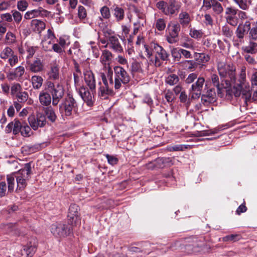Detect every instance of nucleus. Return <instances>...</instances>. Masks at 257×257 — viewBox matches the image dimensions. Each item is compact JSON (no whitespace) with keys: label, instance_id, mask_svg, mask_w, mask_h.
<instances>
[{"label":"nucleus","instance_id":"1","mask_svg":"<svg viewBox=\"0 0 257 257\" xmlns=\"http://www.w3.org/2000/svg\"><path fill=\"white\" fill-rule=\"evenodd\" d=\"M239 83L235 85L232 88L226 90V95L228 99H230L233 95L238 97L241 94L245 99H248L251 96L249 85L246 80L245 68L242 67L238 78Z\"/></svg>","mask_w":257,"mask_h":257},{"label":"nucleus","instance_id":"2","mask_svg":"<svg viewBox=\"0 0 257 257\" xmlns=\"http://www.w3.org/2000/svg\"><path fill=\"white\" fill-rule=\"evenodd\" d=\"M217 70L220 76L224 78L226 85H231L236 80L235 68L231 64L225 62H219L217 64Z\"/></svg>","mask_w":257,"mask_h":257},{"label":"nucleus","instance_id":"3","mask_svg":"<svg viewBox=\"0 0 257 257\" xmlns=\"http://www.w3.org/2000/svg\"><path fill=\"white\" fill-rule=\"evenodd\" d=\"M32 174V167L30 163L25 164L24 168L17 172H14L17 181V189L16 191L19 192L24 190L27 185V181L30 178Z\"/></svg>","mask_w":257,"mask_h":257},{"label":"nucleus","instance_id":"4","mask_svg":"<svg viewBox=\"0 0 257 257\" xmlns=\"http://www.w3.org/2000/svg\"><path fill=\"white\" fill-rule=\"evenodd\" d=\"M103 86H100L98 90V96L103 99H107L109 95L113 94L112 89L113 82L112 79V72L108 70L107 75L104 73H100Z\"/></svg>","mask_w":257,"mask_h":257},{"label":"nucleus","instance_id":"5","mask_svg":"<svg viewBox=\"0 0 257 257\" xmlns=\"http://www.w3.org/2000/svg\"><path fill=\"white\" fill-rule=\"evenodd\" d=\"M78 108V103L73 95L70 93L65 97L59 105V110L62 117L70 116L73 110Z\"/></svg>","mask_w":257,"mask_h":257},{"label":"nucleus","instance_id":"6","mask_svg":"<svg viewBox=\"0 0 257 257\" xmlns=\"http://www.w3.org/2000/svg\"><path fill=\"white\" fill-rule=\"evenodd\" d=\"M46 89L52 97V104L56 106L63 98L64 94V88L60 83L55 84L52 81H47Z\"/></svg>","mask_w":257,"mask_h":257},{"label":"nucleus","instance_id":"7","mask_svg":"<svg viewBox=\"0 0 257 257\" xmlns=\"http://www.w3.org/2000/svg\"><path fill=\"white\" fill-rule=\"evenodd\" d=\"M72 226L62 223H56L51 225V231L56 237H65L72 233Z\"/></svg>","mask_w":257,"mask_h":257},{"label":"nucleus","instance_id":"8","mask_svg":"<svg viewBox=\"0 0 257 257\" xmlns=\"http://www.w3.org/2000/svg\"><path fill=\"white\" fill-rule=\"evenodd\" d=\"M115 74L114 88L119 89L121 86V83L127 84L128 82V76L127 72L121 67L115 66L114 68Z\"/></svg>","mask_w":257,"mask_h":257},{"label":"nucleus","instance_id":"9","mask_svg":"<svg viewBox=\"0 0 257 257\" xmlns=\"http://www.w3.org/2000/svg\"><path fill=\"white\" fill-rule=\"evenodd\" d=\"M181 26L178 23L173 24L168 26L166 32V40L171 44L177 42Z\"/></svg>","mask_w":257,"mask_h":257},{"label":"nucleus","instance_id":"10","mask_svg":"<svg viewBox=\"0 0 257 257\" xmlns=\"http://www.w3.org/2000/svg\"><path fill=\"white\" fill-rule=\"evenodd\" d=\"M79 208L75 204H71L68 213V222L72 226H76L80 224V214L79 212Z\"/></svg>","mask_w":257,"mask_h":257},{"label":"nucleus","instance_id":"11","mask_svg":"<svg viewBox=\"0 0 257 257\" xmlns=\"http://www.w3.org/2000/svg\"><path fill=\"white\" fill-rule=\"evenodd\" d=\"M202 9L204 11L212 9L213 12L216 15H219L223 11L221 4L215 0H203Z\"/></svg>","mask_w":257,"mask_h":257},{"label":"nucleus","instance_id":"12","mask_svg":"<svg viewBox=\"0 0 257 257\" xmlns=\"http://www.w3.org/2000/svg\"><path fill=\"white\" fill-rule=\"evenodd\" d=\"M30 125L34 130H37L39 127H43L46 124V120L44 115L39 113L35 117L31 115L28 118Z\"/></svg>","mask_w":257,"mask_h":257},{"label":"nucleus","instance_id":"13","mask_svg":"<svg viewBox=\"0 0 257 257\" xmlns=\"http://www.w3.org/2000/svg\"><path fill=\"white\" fill-rule=\"evenodd\" d=\"M204 82V78L200 77L198 78L196 82L192 85L190 89L192 99H196L200 97Z\"/></svg>","mask_w":257,"mask_h":257},{"label":"nucleus","instance_id":"14","mask_svg":"<svg viewBox=\"0 0 257 257\" xmlns=\"http://www.w3.org/2000/svg\"><path fill=\"white\" fill-rule=\"evenodd\" d=\"M95 93H92L90 92L88 88L84 86H82L79 89V94L82 99L85 101L87 105L89 106H91L93 105L94 101V94Z\"/></svg>","mask_w":257,"mask_h":257},{"label":"nucleus","instance_id":"15","mask_svg":"<svg viewBox=\"0 0 257 257\" xmlns=\"http://www.w3.org/2000/svg\"><path fill=\"white\" fill-rule=\"evenodd\" d=\"M84 78L86 85L89 87L91 92L96 93V82L94 75L90 70L84 72Z\"/></svg>","mask_w":257,"mask_h":257},{"label":"nucleus","instance_id":"16","mask_svg":"<svg viewBox=\"0 0 257 257\" xmlns=\"http://www.w3.org/2000/svg\"><path fill=\"white\" fill-rule=\"evenodd\" d=\"M210 80L212 85L217 88L218 95L220 97H222L223 93L224 91L226 92V90L230 89L229 88L230 85H226V86H224L223 84L220 83L219 77L217 74H211Z\"/></svg>","mask_w":257,"mask_h":257},{"label":"nucleus","instance_id":"17","mask_svg":"<svg viewBox=\"0 0 257 257\" xmlns=\"http://www.w3.org/2000/svg\"><path fill=\"white\" fill-rule=\"evenodd\" d=\"M181 8V5L176 0H170L167 4L164 14L167 16L176 15Z\"/></svg>","mask_w":257,"mask_h":257},{"label":"nucleus","instance_id":"18","mask_svg":"<svg viewBox=\"0 0 257 257\" xmlns=\"http://www.w3.org/2000/svg\"><path fill=\"white\" fill-rule=\"evenodd\" d=\"M27 66L26 68L31 72L39 73L42 72L44 69V65L40 59H37L33 62H27Z\"/></svg>","mask_w":257,"mask_h":257},{"label":"nucleus","instance_id":"19","mask_svg":"<svg viewBox=\"0 0 257 257\" xmlns=\"http://www.w3.org/2000/svg\"><path fill=\"white\" fill-rule=\"evenodd\" d=\"M60 67L56 63H51L50 65L49 70L47 74L48 77V81L57 80L59 79Z\"/></svg>","mask_w":257,"mask_h":257},{"label":"nucleus","instance_id":"20","mask_svg":"<svg viewBox=\"0 0 257 257\" xmlns=\"http://www.w3.org/2000/svg\"><path fill=\"white\" fill-rule=\"evenodd\" d=\"M52 97L46 89L40 92L39 100L40 104L42 106H46V107H49L52 101Z\"/></svg>","mask_w":257,"mask_h":257},{"label":"nucleus","instance_id":"21","mask_svg":"<svg viewBox=\"0 0 257 257\" xmlns=\"http://www.w3.org/2000/svg\"><path fill=\"white\" fill-rule=\"evenodd\" d=\"M192 18L189 14L184 11H181L178 15V23L180 26L183 27H187L190 24Z\"/></svg>","mask_w":257,"mask_h":257},{"label":"nucleus","instance_id":"22","mask_svg":"<svg viewBox=\"0 0 257 257\" xmlns=\"http://www.w3.org/2000/svg\"><path fill=\"white\" fill-rule=\"evenodd\" d=\"M155 56V65H160L159 61L160 60L162 61H166L168 59L169 54L166 50L161 46H159L157 47V51Z\"/></svg>","mask_w":257,"mask_h":257},{"label":"nucleus","instance_id":"23","mask_svg":"<svg viewBox=\"0 0 257 257\" xmlns=\"http://www.w3.org/2000/svg\"><path fill=\"white\" fill-rule=\"evenodd\" d=\"M215 92L212 89H209L207 92L201 96V101L204 104L207 105L209 103L215 101Z\"/></svg>","mask_w":257,"mask_h":257},{"label":"nucleus","instance_id":"24","mask_svg":"<svg viewBox=\"0 0 257 257\" xmlns=\"http://www.w3.org/2000/svg\"><path fill=\"white\" fill-rule=\"evenodd\" d=\"M157 165L160 168H163L166 166H170L173 164L172 159L170 158H158L153 163H150L148 164V168H152V165Z\"/></svg>","mask_w":257,"mask_h":257},{"label":"nucleus","instance_id":"25","mask_svg":"<svg viewBox=\"0 0 257 257\" xmlns=\"http://www.w3.org/2000/svg\"><path fill=\"white\" fill-rule=\"evenodd\" d=\"M25 72V68L23 66H19L16 68L14 72H10L7 77L10 80H13L21 77Z\"/></svg>","mask_w":257,"mask_h":257},{"label":"nucleus","instance_id":"26","mask_svg":"<svg viewBox=\"0 0 257 257\" xmlns=\"http://www.w3.org/2000/svg\"><path fill=\"white\" fill-rule=\"evenodd\" d=\"M109 47L116 52H121L122 50L118 39L115 36H111L109 38V42L107 43Z\"/></svg>","mask_w":257,"mask_h":257},{"label":"nucleus","instance_id":"27","mask_svg":"<svg viewBox=\"0 0 257 257\" xmlns=\"http://www.w3.org/2000/svg\"><path fill=\"white\" fill-rule=\"evenodd\" d=\"M159 46V45L158 44L154 42H152L149 45H144L145 52L147 53V55L149 58H151L153 55H155L157 51V47Z\"/></svg>","mask_w":257,"mask_h":257},{"label":"nucleus","instance_id":"28","mask_svg":"<svg viewBox=\"0 0 257 257\" xmlns=\"http://www.w3.org/2000/svg\"><path fill=\"white\" fill-rule=\"evenodd\" d=\"M43 110L45 114V117H46L51 122H54L57 119V115L53 108L50 106L45 107Z\"/></svg>","mask_w":257,"mask_h":257},{"label":"nucleus","instance_id":"29","mask_svg":"<svg viewBox=\"0 0 257 257\" xmlns=\"http://www.w3.org/2000/svg\"><path fill=\"white\" fill-rule=\"evenodd\" d=\"M189 36L195 39H201L204 34L202 29H197L194 27H189Z\"/></svg>","mask_w":257,"mask_h":257},{"label":"nucleus","instance_id":"30","mask_svg":"<svg viewBox=\"0 0 257 257\" xmlns=\"http://www.w3.org/2000/svg\"><path fill=\"white\" fill-rule=\"evenodd\" d=\"M242 50L247 53L255 54L257 52V43L249 41L248 45L243 47Z\"/></svg>","mask_w":257,"mask_h":257},{"label":"nucleus","instance_id":"31","mask_svg":"<svg viewBox=\"0 0 257 257\" xmlns=\"http://www.w3.org/2000/svg\"><path fill=\"white\" fill-rule=\"evenodd\" d=\"M31 82L33 88L35 89H38L41 87L43 79L40 76L34 75L31 78Z\"/></svg>","mask_w":257,"mask_h":257},{"label":"nucleus","instance_id":"32","mask_svg":"<svg viewBox=\"0 0 257 257\" xmlns=\"http://www.w3.org/2000/svg\"><path fill=\"white\" fill-rule=\"evenodd\" d=\"M32 25L35 31L38 33H41L45 28V23L42 21L39 20H33L32 21Z\"/></svg>","mask_w":257,"mask_h":257},{"label":"nucleus","instance_id":"33","mask_svg":"<svg viewBox=\"0 0 257 257\" xmlns=\"http://www.w3.org/2000/svg\"><path fill=\"white\" fill-rule=\"evenodd\" d=\"M179 81V78L177 75L175 74H169L166 77L165 82L171 86L176 84Z\"/></svg>","mask_w":257,"mask_h":257},{"label":"nucleus","instance_id":"34","mask_svg":"<svg viewBox=\"0 0 257 257\" xmlns=\"http://www.w3.org/2000/svg\"><path fill=\"white\" fill-rule=\"evenodd\" d=\"M36 250V247L34 245L24 246L23 249L22 250L23 255L26 254L27 257H32Z\"/></svg>","mask_w":257,"mask_h":257},{"label":"nucleus","instance_id":"35","mask_svg":"<svg viewBox=\"0 0 257 257\" xmlns=\"http://www.w3.org/2000/svg\"><path fill=\"white\" fill-rule=\"evenodd\" d=\"M16 178L15 175H14V173L8 175L7 176V181L8 183V191L12 192L14 191L15 187V179Z\"/></svg>","mask_w":257,"mask_h":257},{"label":"nucleus","instance_id":"36","mask_svg":"<svg viewBox=\"0 0 257 257\" xmlns=\"http://www.w3.org/2000/svg\"><path fill=\"white\" fill-rule=\"evenodd\" d=\"M236 5L238 6L240 9L245 11L249 9V5L251 3V0H232Z\"/></svg>","mask_w":257,"mask_h":257},{"label":"nucleus","instance_id":"37","mask_svg":"<svg viewBox=\"0 0 257 257\" xmlns=\"http://www.w3.org/2000/svg\"><path fill=\"white\" fill-rule=\"evenodd\" d=\"M112 54L108 50H105L103 51L102 54L100 57V61L104 65H106L107 62L111 60Z\"/></svg>","mask_w":257,"mask_h":257},{"label":"nucleus","instance_id":"38","mask_svg":"<svg viewBox=\"0 0 257 257\" xmlns=\"http://www.w3.org/2000/svg\"><path fill=\"white\" fill-rule=\"evenodd\" d=\"M100 12L102 17H99V20L101 21H103V19H109L111 16L109 9L107 6L102 7L100 10Z\"/></svg>","mask_w":257,"mask_h":257},{"label":"nucleus","instance_id":"39","mask_svg":"<svg viewBox=\"0 0 257 257\" xmlns=\"http://www.w3.org/2000/svg\"><path fill=\"white\" fill-rule=\"evenodd\" d=\"M248 31L242 26V24L238 25L236 30L235 34L236 37L240 40V42L243 39L245 34Z\"/></svg>","mask_w":257,"mask_h":257},{"label":"nucleus","instance_id":"40","mask_svg":"<svg viewBox=\"0 0 257 257\" xmlns=\"http://www.w3.org/2000/svg\"><path fill=\"white\" fill-rule=\"evenodd\" d=\"M42 11H44V10H42ZM41 13V11L40 10H33L28 11L25 14L24 18L27 20H29L38 17L40 15Z\"/></svg>","mask_w":257,"mask_h":257},{"label":"nucleus","instance_id":"41","mask_svg":"<svg viewBox=\"0 0 257 257\" xmlns=\"http://www.w3.org/2000/svg\"><path fill=\"white\" fill-rule=\"evenodd\" d=\"M241 238V236L239 234H231L228 235H226L223 237L222 239V240L224 242L227 241H236L240 240Z\"/></svg>","mask_w":257,"mask_h":257},{"label":"nucleus","instance_id":"42","mask_svg":"<svg viewBox=\"0 0 257 257\" xmlns=\"http://www.w3.org/2000/svg\"><path fill=\"white\" fill-rule=\"evenodd\" d=\"M54 41H51L44 38L42 41V48L45 51H50L52 50V45Z\"/></svg>","mask_w":257,"mask_h":257},{"label":"nucleus","instance_id":"43","mask_svg":"<svg viewBox=\"0 0 257 257\" xmlns=\"http://www.w3.org/2000/svg\"><path fill=\"white\" fill-rule=\"evenodd\" d=\"M23 124L24 122H21L19 120L15 119L13 122V133L16 135L21 132Z\"/></svg>","mask_w":257,"mask_h":257},{"label":"nucleus","instance_id":"44","mask_svg":"<svg viewBox=\"0 0 257 257\" xmlns=\"http://www.w3.org/2000/svg\"><path fill=\"white\" fill-rule=\"evenodd\" d=\"M113 15L118 21H121L124 18V11L122 8L116 7L114 9Z\"/></svg>","mask_w":257,"mask_h":257},{"label":"nucleus","instance_id":"45","mask_svg":"<svg viewBox=\"0 0 257 257\" xmlns=\"http://www.w3.org/2000/svg\"><path fill=\"white\" fill-rule=\"evenodd\" d=\"M22 90V87L19 83H14L11 88V93L12 96H16Z\"/></svg>","mask_w":257,"mask_h":257},{"label":"nucleus","instance_id":"46","mask_svg":"<svg viewBox=\"0 0 257 257\" xmlns=\"http://www.w3.org/2000/svg\"><path fill=\"white\" fill-rule=\"evenodd\" d=\"M19 102L24 103L27 101L28 98V94L26 91H22V90L18 93L16 96Z\"/></svg>","mask_w":257,"mask_h":257},{"label":"nucleus","instance_id":"47","mask_svg":"<svg viewBox=\"0 0 257 257\" xmlns=\"http://www.w3.org/2000/svg\"><path fill=\"white\" fill-rule=\"evenodd\" d=\"M180 51V48H174L171 50L172 57L175 61H179L181 59Z\"/></svg>","mask_w":257,"mask_h":257},{"label":"nucleus","instance_id":"48","mask_svg":"<svg viewBox=\"0 0 257 257\" xmlns=\"http://www.w3.org/2000/svg\"><path fill=\"white\" fill-rule=\"evenodd\" d=\"M221 32L224 37L228 38H231L233 35V31L227 25H224L222 27Z\"/></svg>","mask_w":257,"mask_h":257},{"label":"nucleus","instance_id":"49","mask_svg":"<svg viewBox=\"0 0 257 257\" xmlns=\"http://www.w3.org/2000/svg\"><path fill=\"white\" fill-rule=\"evenodd\" d=\"M166 21L164 19L159 18L156 20V27L159 31H163L166 28Z\"/></svg>","mask_w":257,"mask_h":257},{"label":"nucleus","instance_id":"50","mask_svg":"<svg viewBox=\"0 0 257 257\" xmlns=\"http://www.w3.org/2000/svg\"><path fill=\"white\" fill-rule=\"evenodd\" d=\"M31 132V129L30 126L25 122H24L21 131V135L25 137H28L30 136Z\"/></svg>","mask_w":257,"mask_h":257},{"label":"nucleus","instance_id":"51","mask_svg":"<svg viewBox=\"0 0 257 257\" xmlns=\"http://www.w3.org/2000/svg\"><path fill=\"white\" fill-rule=\"evenodd\" d=\"M78 16L79 18L81 20H84L87 17V12L85 8L82 6L78 7Z\"/></svg>","mask_w":257,"mask_h":257},{"label":"nucleus","instance_id":"52","mask_svg":"<svg viewBox=\"0 0 257 257\" xmlns=\"http://www.w3.org/2000/svg\"><path fill=\"white\" fill-rule=\"evenodd\" d=\"M226 20L228 24L232 26H236L238 24V18L235 16H226Z\"/></svg>","mask_w":257,"mask_h":257},{"label":"nucleus","instance_id":"53","mask_svg":"<svg viewBox=\"0 0 257 257\" xmlns=\"http://www.w3.org/2000/svg\"><path fill=\"white\" fill-rule=\"evenodd\" d=\"M181 46L187 49H190L192 50H195V46L193 40L190 38H188L186 42L183 43Z\"/></svg>","mask_w":257,"mask_h":257},{"label":"nucleus","instance_id":"54","mask_svg":"<svg viewBox=\"0 0 257 257\" xmlns=\"http://www.w3.org/2000/svg\"><path fill=\"white\" fill-rule=\"evenodd\" d=\"M12 50L9 47H7L1 52V57L2 59H7L12 55Z\"/></svg>","mask_w":257,"mask_h":257},{"label":"nucleus","instance_id":"55","mask_svg":"<svg viewBox=\"0 0 257 257\" xmlns=\"http://www.w3.org/2000/svg\"><path fill=\"white\" fill-rule=\"evenodd\" d=\"M12 13L15 22L17 24H19L22 19V14L17 11H12Z\"/></svg>","mask_w":257,"mask_h":257},{"label":"nucleus","instance_id":"56","mask_svg":"<svg viewBox=\"0 0 257 257\" xmlns=\"http://www.w3.org/2000/svg\"><path fill=\"white\" fill-rule=\"evenodd\" d=\"M142 71L141 64L136 61H134L132 63V73L134 72H139Z\"/></svg>","mask_w":257,"mask_h":257},{"label":"nucleus","instance_id":"57","mask_svg":"<svg viewBox=\"0 0 257 257\" xmlns=\"http://www.w3.org/2000/svg\"><path fill=\"white\" fill-rule=\"evenodd\" d=\"M237 12H238V10H237L233 7H227L225 9V14H226V15H227V16H235L237 14Z\"/></svg>","mask_w":257,"mask_h":257},{"label":"nucleus","instance_id":"58","mask_svg":"<svg viewBox=\"0 0 257 257\" xmlns=\"http://www.w3.org/2000/svg\"><path fill=\"white\" fill-rule=\"evenodd\" d=\"M7 194V185L5 182H0V197H3Z\"/></svg>","mask_w":257,"mask_h":257},{"label":"nucleus","instance_id":"59","mask_svg":"<svg viewBox=\"0 0 257 257\" xmlns=\"http://www.w3.org/2000/svg\"><path fill=\"white\" fill-rule=\"evenodd\" d=\"M28 7V3L25 1H21L18 2V9L21 11H24Z\"/></svg>","mask_w":257,"mask_h":257},{"label":"nucleus","instance_id":"60","mask_svg":"<svg viewBox=\"0 0 257 257\" xmlns=\"http://www.w3.org/2000/svg\"><path fill=\"white\" fill-rule=\"evenodd\" d=\"M180 64L184 67L185 69H191L193 68V64L192 61L185 60L180 63Z\"/></svg>","mask_w":257,"mask_h":257},{"label":"nucleus","instance_id":"61","mask_svg":"<svg viewBox=\"0 0 257 257\" xmlns=\"http://www.w3.org/2000/svg\"><path fill=\"white\" fill-rule=\"evenodd\" d=\"M167 4V3L165 2L161 1L156 4V7L164 14V11L166 10Z\"/></svg>","mask_w":257,"mask_h":257},{"label":"nucleus","instance_id":"62","mask_svg":"<svg viewBox=\"0 0 257 257\" xmlns=\"http://www.w3.org/2000/svg\"><path fill=\"white\" fill-rule=\"evenodd\" d=\"M165 97L168 102H172L175 98V96L173 92L170 90H167L166 92Z\"/></svg>","mask_w":257,"mask_h":257},{"label":"nucleus","instance_id":"63","mask_svg":"<svg viewBox=\"0 0 257 257\" xmlns=\"http://www.w3.org/2000/svg\"><path fill=\"white\" fill-rule=\"evenodd\" d=\"M197 78V74H196L195 73H191L188 76V77L186 79L185 82L187 84L192 83V82H193L194 81V80L195 79H196Z\"/></svg>","mask_w":257,"mask_h":257},{"label":"nucleus","instance_id":"64","mask_svg":"<svg viewBox=\"0 0 257 257\" xmlns=\"http://www.w3.org/2000/svg\"><path fill=\"white\" fill-rule=\"evenodd\" d=\"M204 23L206 26H212L213 25V19L210 14H206L204 15Z\"/></svg>","mask_w":257,"mask_h":257}]
</instances>
